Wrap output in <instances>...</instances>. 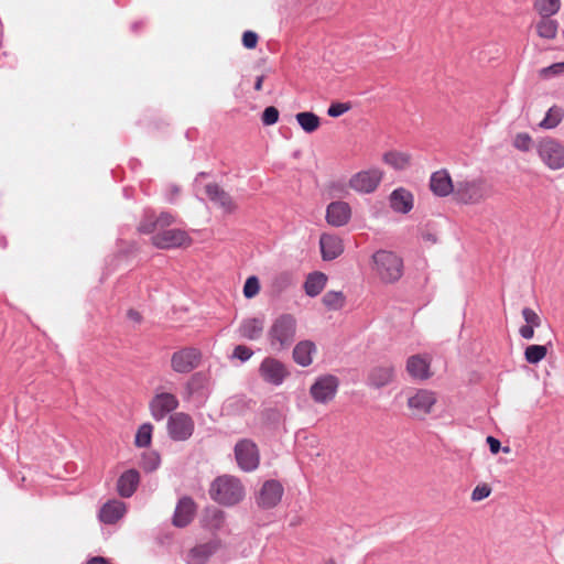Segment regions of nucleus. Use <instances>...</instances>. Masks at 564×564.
<instances>
[{
  "label": "nucleus",
  "instance_id": "f257e3e1",
  "mask_svg": "<svg viewBox=\"0 0 564 564\" xmlns=\"http://www.w3.org/2000/svg\"><path fill=\"white\" fill-rule=\"evenodd\" d=\"M492 194V187L484 177L459 178L455 182L454 199L462 204H479Z\"/></svg>",
  "mask_w": 564,
  "mask_h": 564
},
{
  "label": "nucleus",
  "instance_id": "f03ea898",
  "mask_svg": "<svg viewBox=\"0 0 564 564\" xmlns=\"http://www.w3.org/2000/svg\"><path fill=\"white\" fill-rule=\"evenodd\" d=\"M209 495L213 500L220 505L234 506L242 500L245 488L238 478L224 475L212 482Z\"/></svg>",
  "mask_w": 564,
  "mask_h": 564
},
{
  "label": "nucleus",
  "instance_id": "7ed1b4c3",
  "mask_svg": "<svg viewBox=\"0 0 564 564\" xmlns=\"http://www.w3.org/2000/svg\"><path fill=\"white\" fill-rule=\"evenodd\" d=\"M372 269L383 283H394L403 274V260L394 252L379 250L372 256Z\"/></svg>",
  "mask_w": 564,
  "mask_h": 564
},
{
  "label": "nucleus",
  "instance_id": "20e7f679",
  "mask_svg": "<svg viewBox=\"0 0 564 564\" xmlns=\"http://www.w3.org/2000/svg\"><path fill=\"white\" fill-rule=\"evenodd\" d=\"M296 321L290 314L279 316L269 330V339L272 348L286 349L294 340Z\"/></svg>",
  "mask_w": 564,
  "mask_h": 564
},
{
  "label": "nucleus",
  "instance_id": "39448f33",
  "mask_svg": "<svg viewBox=\"0 0 564 564\" xmlns=\"http://www.w3.org/2000/svg\"><path fill=\"white\" fill-rule=\"evenodd\" d=\"M234 453L237 465L241 470L250 473L259 467L260 452L252 440H239L235 445Z\"/></svg>",
  "mask_w": 564,
  "mask_h": 564
},
{
  "label": "nucleus",
  "instance_id": "423d86ee",
  "mask_svg": "<svg viewBox=\"0 0 564 564\" xmlns=\"http://www.w3.org/2000/svg\"><path fill=\"white\" fill-rule=\"evenodd\" d=\"M340 381L334 375H323L316 378L310 388V395L315 403L327 404L337 394Z\"/></svg>",
  "mask_w": 564,
  "mask_h": 564
},
{
  "label": "nucleus",
  "instance_id": "0eeeda50",
  "mask_svg": "<svg viewBox=\"0 0 564 564\" xmlns=\"http://www.w3.org/2000/svg\"><path fill=\"white\" fill-rule=\"evenodd\" d=\"M538 154L542 162L551 170L564 167V145L555 139L546 138L539 142Z\"/></svg>",
  "mask_w": 564,
  "mask_h": 564
},
{
  "label": "nucleus",
  "instance_id": "6e6552de",
  "mask_svg": "<svg viewBox=\"0 0 564 564\" xmlns=\"http://www.w3.org/2000/svg\"><path fill=\"white\" fill-rule=\"evenodd\" d=\"M383 178V171L371 167L355 173L348 182V186L357 193L369 194L375 192Z\"/></svg>",
  "mask_w": 564,
  "mask_h": 564
},
{
  "label": "nucleus",
  "instance_id": "1a4fd4ad",
  "mask_svg": "<svg viewBox=\"0 0 564 564\" xmlns=\"http://www.w3.org/2000/svg\"><path fill=\"white\" fill-rule=\"evenodd\" d=\"M151 242L159 249H172L187 247L191 245L192 239L188 234L182 229H164L153 235Z\"/></svg>",
  "mask_w": 564,
  "mask_h": 564
},
{
  "label": "nucleus",
  "instance_id": "9d476101",
  "mask_svg": "<svg viewBox=\"0 0 564 564\" xmlns=\"http://www.w3.org/2000/svg\"><path fill=\"white\" fill-rule=\"evenodd\" d=\"M436 402V393L427 389H416L413 394L408 397V406L417 417L430 414Z\"/></svg>",
  "mask_w": 564,
  "mask_h": 564
},
{
  "label": "nucleus",
  "instance_id": "9b49d317",
  "mask_svg": "<svg viewBox=\"0 0 564 564\" xmlns=\"http://www.w3.org/2000/svg\"><path fill=\"white\" fill-rule=\"evenodd\" d=\"M194 421L184 412L172 414L167 420V432L173 441H186L194 432Z\"/></svg>",
  "mask_w": 564,
  "mask_h": 564
},
{
  "label": "nucleus",
  "instance_id": "f8f14e48",
  "mask_svg": "<svg viewBox=\"0 0 564 564\" xmlns=\"http://www.w3.org/2000/svg\"><path fill=\"white\" fill-rule=\"evenodd\" d=\"M259 372L261 378L272 386L282 384L285 378L289 376V371L285 366L272 357H267L263 359L260 365Z\"/></svg>",
  "mask_w": 564,
  "mask_h": 564
},
{
  "label": "nucleus",
  "instance_id": "ddd939ff",
  "mask_svg": "<svg viewBox=\"0 0 564 564\" xmlns=\"http://www.w3.org/2000/svg\"><path fill=\"white\" fill-rule=\"evenodd\" d=\"M178 400L175 394L169 392H156L150 402V410L155 421L163 420L169 413L176 410Z\"/></svg>",
  "mask_w": 564,
  "mask_h": 564
},
{
  "label": "nucleus",
  "instance_id": "4468645a",
  "mask_svg": "<svg viewBox=\"0 0 564 564\" xmlns=\"http://www.w3.org/2000/svg\"><path fill=\"white\" fill-rule=\"evenodd\" d=\"M205 193L208 199L218 208L223 210L224 214H232L237 210L238 205L231 197V195L226 192L223 187H220L216 183H209L205 186Z\"/></svg>",
  "mask_w": 564,
  "mask_h": 564
},
{
  "label": "nucleus",
  "instance_id": "2eb2a0df",
  "mask_svg": "<svg viewBox=\"0 0 564 564\" xmlns=\"http://www.w3.org/2000/svg\"><path fill=\"white\" fill-rule=\"evenodd\" d=\"M284 489L278 480H267L257 496V503L263 509L274 508L282 499Z\"/></svg>",
  "mask_w": 564,
  "mask_h": 564
},
{
  "label": "nucleus",
  "instance_id": "dca6fc26",
  "mask_svg": "<svg viewBox=\"0 0 564 564\" xmlns=\"http://www.w3.org/2000/svg\"><path fill=\"white\" fill-rule=\"evenodd\" d=\"M405 369L415 381H425L433 376L430 355H411L406 360Z\"/></svg>",
  "mask_w": 564,
  "mask_h": 564
},
{
  "label": "nucleus",
  "instance_id": "f3484780",
  "mask_svg": "<svg viewBox=\"0 0 564 564\" xmlns=\"http://www.w3.org/2000/svg\"><path fill=\"white\" fill-rule=\"evenodd\" d=\"M195 513L196 503L191 497L184 496L177 501L172 523L177 528H185L192 522Z\"/></svg>",
  "mask_w": 564,
  "mask_h": 564
},
{
  "label": "nucleus",
  "instance_id": "a211bd4d",
  "mask_svg": "<svg viewBox=\"0 0 564 564\" xmlns=\"http://www.w3.org/2000/svg\"><path fill=\"white\" fill-rule=\"evenodd\" d=\"M395 377V369L392 365H378L372 367L367 375V384L375 389L390 384Z\"/></svg>",
  "mask_w": 564,
  "mask_h": 564
},
{
  "label": "nucleus",
  "instance_id": "6ab92c4d",
  "mask_svg": "<svg viewBox=\"0 0 564 564\" xmlns=\"http://www.w3.org/2000/svg\"><path fill=\"white\" fill-rule=\"evenodd\" d=\"M351 217V208L343 200L333 202L327 206L326 220L330 226L341 227L348 224Z\"/></svg>",
  "mask_w": 564,
  "mask_h": 564
},
{
  "label": "nucleus",
  "instance_id": "aec40b11",
  "mask_svg": "<svg viewBox=\"0 0 564 564\" xmlns=\"http://www.w3.org/2000/svg\"><path fill=\"white\" fill-rule=\"evenodd\" d=\"M322 258L332 261L344 252V243L340 237L333 234H322L319 238Z\"/></svg>",
  "mask_w": 564,
  "mask_h": 564
},
{
  "label": "nucleus",
  "instance_id": "412c9836",
  "mask_svg": "<svg viewBox=\"0 0 564 564\" xmlns=\"http://www.w3.org/2000/svg\"><path fill=\"white\" fill-rule=\"evenodd\" d=\"M220 544L217 540L198 544L189 550L186 556L187 564H207L209 558L218 551Z\"/></svg>",
  "mask_w": 564,
  "mask_h": 564
},
{
  "label": "nucleus",
  "instance_id": "4be33fe9",
  "mask_svg": "<svg viewBox=\"0 0 564 564\" xmlns=\"http://www.w3.org/2000/svg\"><path fill=\"white\" fill-rule=\"evenodd\" d=\"M431 191L440 197H445L455 194V183H453L449 173L446 170H440L431 175L430 180Z\"/></svg>",
  "mask_w": 564,
  "mask_h": 564
},
{
  "label": "nucleus",
  "instance_id": "5701e85b",
  "mask_svg": "<svg viewBox=\"0 0 564 564\" xmlns=\"http://www.w3.org/2000/svg\"><path fill=\"white\" fill-rule=\"evenodd\" d=\"M140 484V474L137 469L131 468L121 474L117 481L118 494L122 498H130Z\"/></svg>",
  "mask_w": 564,
  "mask_h": 564
},
{
  "label": "nucleus",
  "instance_id": "b1692460",
  "mask_svg": "<svg viewBox=\"0 0 564 564\" xmlns=\"http://www.w3.org/2000/svg\"><path fill=\"white\" fill-rule=\"evenodd\" d=\"M126 513V505L120 500L106 502L99 511V520L106 524H113Z\"/></svg>",
  "mask_w": 564,
  "mask_h": 564
},
{
  "label": "nucleus",
  "instance_id": "393cba45",
  "mask_svg": "<svg viewBox=\"0 0 564 564\" xmlns=\"http://www.w3.org/2000/svg\"><path fill=\"white\" fill-rule=\"evenodd\" d=\"M390 206L397 213L406 214L413 207V196L405 188H397L390 194Z\"/></svg>",
  "mask_w": 564,
  "mask_h": 564
},
{
  "label": "nucleus",
  "instance_id": "a878e982",
  "mask_svg": "<svg viewBox=\"0 0 564 564\" xmlns=\"http://www.w3.org/2000/svg\"><path fill=\"white\" fill-rule=\"evenodd\" d=\"M171 364L176 372L186 373L199 366L200 355H172Z\"/></svg>",
  "mask_w": 564,
  "mask_h": 564
},
{
  "label": "nucleus",
  "instance_id": "bb28decb",
  "mask_svg": "<svg viewBox=\"0 0 564 564\" xmlns=\"http://www.w3.org/2000/svg\"><path fill=\"white\" fill-rule=\"evenodd\" d=\"M327 276L323 272L315 271L310 273L304 282V291L311 297L317 296L325 288Z\"/></svg>",
  "mask_w": 564,
  "mask_h": 564
},
{
  "label": "nucleus",
  "instance_id": "cd10ccee",
  "mask_svg": "<svg viewBox=\"0 0 564 564\" xmlns=\"http://www.w3.org/2000/svg\"><path fill=\"white\" fill-rule=\"evenodd\" d=\"M557 22L550 18L542 17L535 24L538 35L544 40H553L557 34Z\"/></svg>",
  "mask_w": 564,
  "mask_h": 564
},
{
  "label": "nucleus",
  "instance_id": "c85d7f7f",
  "mask_svg": "<svg viewBox=\"0 0 564 564\" xmlns=\"http://www.w3.org/2000/svg\"><path fill=\"white\" fill-rule=\"evenodd\" d=\"M382 160L395 170H404L410 165V155L404 152L389 151L383 154Z\"/></svg>",
  "mask_w": 564,
  "mask_h": 564
},
{
  "label": "nucleus",
  "instance_id": "c756f323",
  "mask_svg": "<svg viewBox=\"0 0 564 564\" xmlns=\"http://www.w3.org/2000/svg\"><path fill=\"white\" fill-rule=\"evenodd\" d=\"M263 330V321L261 318H248L243 321L240 327L242 336L249 339H256L260 337Z\"/></svg>",
  "mask_w": 564,
  "mask_h": 564
},
{
  "label": "nucleus",
  "instance_id": "7c9ffc66",
  "mask_svg": "<svg viewBox=\"0 0 564 564\" xmlns=\"http://www.w3.org/2000/svg\"><path fill=\"white\" fill-rule=\"evenodd\" d=\"M295 118L301 128L307 133L316 131L321 126L319 117L310 111L299 112Z\"/></svg>",
  "mask_w": 564,
  "mask_h": 564
},
{
  "label": "nucleus",
  "instance_id": "2f4dec72",
  "mask_svg": "<svg viewBox=\"0 0 564 564\" xmlns=\"http://www.w3.org/2000/svg\"><path fill=\"white\" fill-rule=\"evenodd\" d=\"M323 304L330 311H337L344 307L346 296L343 292L328 291L322 299Z\"/></svg>",
  "mask_w": 564,
  "mask_h": 564
},
{
  "label": "nucleus",
  "instance_id": "473e14b6",
  "mask_svg": "<svg viewBox=\"0 0 564 564\" xmlns=\"http://www.w3.org/2000/svg\"><path fill=\"white\" fill-rule=\"evenodd\" d=\"M560 0H535L534 8L541 17L550 18L560 10Z\"/></svg>",
  "mask_w": 564,
  "mask_h": 564
},
{
  "label": "nucleus",
  "instance_id": "72a5a7b5",
  "mask_svg": "<svg viewBox=\"0 0 564 564\" xmlns=\"http://www.w3.org/2000/svg\"><path fill=\"white\" fill-rule=\"evenodd\" d=\"M563 119V110L558 107H552L546 112L545 118L541 121L540 126L544 129H552L558 126Z\"/></svg>",
  "mask_w": 564,
  "mask_h": 564
},
{
  "label": "nucleus",
  "instance_id": "f704fd0d",
  "mask_svg": "<svg viewBox=\"0 0 564 564\" xmlns=\"http://www.w3.org/2000/svg\"><path fill=\"white\" fill-rule=\"evenodd\" d=\"M153 426L150 423L142 424L135 434L134 443L138 447H147L151 444Z\"/></svg>",
  "mask_w": 564,
  "mask_h": 564
},
{
  "label": "nucleus",
  "instance_id": "c9c22d12",
  "mask_svg": "<svg viewBox=\"0 0 564 564\" xmlns=\"http://www.w3.org/2000/svg\"><path fill=\"white\" fill-rule=\"evenodd\" d=\"M161 458L156 452H145L142 454L140 466L143 470L151 473L159 468Z\"/></svg>",
  "mask_w": 564,
  "mask_h": 564
},
{
  "label": "nucleus",
  "instance_id": "e433bc0d",
  "mask_svg": "<svg viewBox=\"0 0 564 564\" xmlns=\"http://www.w3.org/2000/svg\"><path fill=\"white\" fill-rule=\"evenodd\" d=\"M293 284L292 274L289 272H281L272 280V288L276 292H282Z\"/></svg>",
  "mask_w": 564,
  "mask_h": 564
},
{
  "label": "nucleus",
  "instance_id": "4c0bfd02",
  "mask_svg": "<svg viewBox=\"0 0 564 564\" xmlns=\"http://www.w3.org/2000/svg\"><path fill=\"white\" fill-rule=\"evenodd\" d=\"M260 292L259 279L254 275L249 276L243 285V295L247 299L254 297Z\"/></svg>",
  "mask_w": 564,
  "mask_h": 564
},
{
  "label": "nucleus",
  "instance_id": "58836bf2",
  "mask_svg": "<svg viewBox=\"0 0 564 564\" xmlns=\"http://www.w3.org/2000/svg\"><path fill=\"white\" fill-rule=\"evenodd\" d=\"M261 119L264 126H272L279 120V110L273 106H269L264 109Z\"/></svg>",
  "mask_w": 564,
  "mask_h": 564
},
{
  "label": "nucleus",
  "instance_id": "ea45409f",
  "mask_svg": "<svg viewBox=\"0 0 564 564\" xmlns=\"http://www.w3.org/2000/svg\"><path fill=\"white\" fill-rule=\"evenodd\" d=\"M532 144V138L528 133H518L513 145L520 151H529Z\"/></svg>",
  "mask_w": 564,
  "mask_h": 564
},
{
  "label": "nucleus",
  "instance_id": "a19ab883",
  "mask_svg": "<svg viewBox=\"0 0 564 564\" xmlns=\"http://www.w3.org/2000/svg\"><path fill=\"white\" fill-rule=\"evenodd\" d=\"M138 230L142 234H152L158 230L155 217L153 215L147 216L139 225Z\"/></svg>",
  "mask_w": 564,
  "mask_h": 564
},
{
  "label": "nucleus",
  "instance_id": "79ce46f5",
  "mask_svg": "<svg viewBox=\"0 0 564 564\" xmlns=\"http://www.w3.org/2000/svg\"><path fill=\"white\" fill-rule=\"evenodd\" d=\"M176 218L174 215L170 213H161L158 217H155L158 230H164L175 223Z\"/></svg>",
  "mask_w": 564,
  "mask_h": 564
},
{
  "label": "nucleus",
  "instance_id": "37998d69",
  "mask_svg": "<svg viewBox=\"0 0 564 564\" xmlns=\"http://www.w3.org/2000/svg\"><path fill=\"white\" fill-rule=\"evenodd\" d=\"M491 492V488L487 484L478 485L474 488L471 492L473 501H480L487 497H489Z\"/></svg>",
  "mask_w": 564,
  "mask_h": 564
},
{
  "label": "nucleus",
  "instance_id": "c03bdc74",
  "mask_svg": "<svg viewBox=\"0 0 564 564\" xmlns=\"http://www.w3.org/2000/svg\"><path fill=\"white\" fill-rule=\"evenodd\" d=\"M349 109H350V106L348 104L335 102L329 106V108L327 110V115L329 117L336 118V117L344 115Z\"/></svg>",
  "mask_w": 564,
  "mask_h": 564
},
{
  "label": "nucleus",
  "instance_id": "a18cd8bd",
  "mask_svg": "<svg viewBox=\"0 0 564 564\" xmlns=\"http://www.w3.org/2000/svg\"><path fill=\"white\" fill-rule=\"evenodd\" d=\"M258 34L253 31H246L242 34V44L246 48L252 50L258 44Z\"/></svg>",
  "mask_w": 564,
  "mask_h": 564
},
{
  "label": "nucleus",
  "instance_id": "49530a36",
  "mask_svg": "<svg viewBox=\"0 0 564 564\" xmlns=\"http://www.w3.org/2000/svg\"><path fill=\"white\" fill-rule=\"evenodd\" d=\"M522 316H523V319L525 321V323L529 325L540 326V324H541V319H540L539 315L532 308H529V307L523 308Z\"/></svg>",
  "mask_w": 564,
  "mask_h": 564
},
{
  "label": "nucleus",
  "instance_id": "de8ad7c7",
  "mask_svg": "<svg viewBox=\"0 0 564 564\" xmlns=\"http://www.w3.org/2000/svg\"><path fill=\"white\" fill-rule=\"evenodd\" d=\"M564 73V61L560 63H555L549 67H545L541 70V75L543 77H550L551 75H556Z\"/></svg>",
  "mask_w": 564,
  "mask_h": 564
},
{
  "label": "nucleus",
  "instance_id": "09e8293b",
  "mask_svg": "<svg viewBox=\"0 0 564 564\" xmlns=\"http://www.w3.org/2000/svg\"><path fill=\"white\" fill-rule=\"evenodd\" d=\"M316 350V346L311 340L300 341L293 349L292 352H314Z\"/></svg>",
  "mask_w": 564,
  "mask_h": 564
},
{
  "label": "nucleus",
  "instance_id": "8fccbe9b",
  "mask_svg": "<svg viewBox=\"0 0 564 564\" xmlns=\"http://www.w3.org/2000/svg\"><path fill=\"white\" fill-rule=\"evenodd\" d=\"M294 361L300 366L307 367L313 362L312 355H293Z\"/></svg>",
  "mask_w": 564,
  "mask_h": 564
},
{
  "label": "nucleus",
  "instance_id": "3c124183",
  "mask_svg": "<svg viewBox=\"0 0 564 564\" xmlns=\"http://www.w3.org/2000/svg\"><path fill=\"white\" fill-rule=\"evenodd\" d=\"M549 349H552L550 343L546 345H531L525 348L524 352H547Z\"/></svg>",
  "mask_w": 564,
  "mask_h": 564
},
{
  "label": "nucleus",
  "instance_id": "603ef678",
  "mask_svg": "<svg viewBox=\"0 0 564 564\" xmlns=\"http://www.w3.org/2000/svg\"><path fill=\"white\" fill-rule=\"evenodd\" d=\"M487 444L489 445V449L492 454H498L499 451L501 449L500 441L494 436L487 437Z\"/></svg>",
  "mask_w": 564,
  "mask_h": 564
},
{
  "label": "nucleus",
  "instance_id": "864d4df0",
  "mask_svg": "<svg viewBox=\"0 0 564 564\" xmlns=\"http://www.w3.org/2000/svg\"><path fill=\"white\" fill-rule=\"evenodd\" d=\"M534 325H523L522 327H520L519 332H520V335L525 338V339H530L533 337V334H534Z\"/></svg>",
  "mask_w": 564,
  "mask_h": 564
},
{
  "label": "nucleus",
  "instance_id": "5fc2aeb1",
  "mask_svg": "<svg viewBox=\"0 0 564 564\" xmlns=\"http://www.w3.org/2000/svg\"><path fill=\"white\" fill-rule=\"evenodd\" d=\"M212 516H213V519L215 520L214 527L215 528H220V525L224 522V513H223V511H220L218 509H214L212 511Z\"/></svg>",
  "mask_w": 564,
  "mask_h": 564
},
{
  "label": "nucleus",
  "instance_id": "6e6d98bb",
  "mask_svg": "<svg viewBox=\"0 0 564 564\" xmlns=\"http://www.w3.org/2000/svg\"><path fill=\"white\" fill-rule=\"evenodd\" d=\"M86 564H113L108 558L102 556H94L89 558Z\"/></svg>",
  "mask_w": 564,
  "mask_h": 564
},
{
  "label": "nucleus",
  "instance_id": "4d7b16f0",
  "mask_svg": "<svg viewBox=\"0 0 564 564\" xmlns=\"http://www.w3.org/2000/svg\"><path fill=\"white\" fill-rule=\"evenodd\" d=\"M524 357L529 364L535 365L540 362L545 357V355H524Z\"/></svg>",
  "mask_w": 564,
  "mask_h": 564
},
{
  "label": "nucleus",
  "instance_id": "13d9d810",
  "mask_svg": "<svg viewBox=\"0 0 564 564\" xmlns=\"http://www.w3.org/2000/svg\"><path fill=\"white\" fill-rule=\"evenodd\" d=\"M128 317H129L132 322H134V323H140V322H141V315H140V313H138V312H135V311L130 310V311L128 312Z\"/></svg>",
  "mask_w": 564,
  "mask_h": 564
},
{
  "label": "nucleus",
  "instance_id": "bf43d9fd",
  "mask_svg": "<svg viewBox=\"0 0 564 564\" xmlns=\"http://www.w3.org/2000/svg\"><path fill=\"white\" fill-rule=\"evenodd\" d=\"M263 80H264V76L263 75L257 77L256 83H254V89L257 91H260L262 89Z\"/></svg>",
  "mask_w": 564,
  "mask_h": 564
},
{
  "label": "nucleus",
  "instance_id": "052dcab7",
  "mask_svg": "<svg viewBox=\"0 0 564 564\" xmlns=\"http://www.w3.org/2000/svg\"><path fill=\"white\" fill-rule=\"evenodd\" d=\"M252 355H231L232 358H238L241 362H246Z\"/></svg>",
  "mask_w": 564,
  "mask_h": 564
},
{
  "label": "nucleus",
  "instance_id": "680f3d73",
  "mask_svg": "<svg viewBox=\"0 0 564 564\" xmlns=\"http://www.w3.org/2000/svg\"><path fill=\"white\" fill-rule=\"evenodd\" d=\"M234 352L240 354V352H250L245 346H237L234 349Z\"/></svg>",
  "mask_w": 564,
  "mask_h": 564
},
{
  "label": "nucleus",
  "instance_id": "e2e57ef3",
  "mask_svg": "<svg viewBox=\"0 0 564 564\" xmlns=\"http://www.w3.org/2000/svg\"><path fill=\"white\" fill-rule=\"evenodd\" d=\"M200 377L199 373H196L193 378H192V381L189 382V386L194 383V381H196V379Z\"/></svg>",
  "mask_w": 564,
  "mask_h": 564
},
{
  "label": "nucleus",
  "instance_id": "0e129e2a",
  "mask_svg": "<svg viewBox=\"0 0 564 564\" xmlns=\"http://www.w3.org/2000/svg\"><path fill=\"white\" fill-rule=\"evenodd\" d=\"M324 564H336V563L334 562V560H328Z\"/></svg>",
  "mask_w": 564,
  "mask_h": 564
},
{
  "label": "nucleus",
  "instance_id": "69168bd1",
  "mask_svg": "<svg viewBox=\"0 0 564 564\" xmlns=\"http://www.w3.org/2000/svg\"><path fill=\"white\" fill-rule=\"evenodd\" d=\"M503 452H505V453H508V452H509V447H505V448H503Z\"/></svg>",
  "mask_w": 564,
  "mask_h": 564
}]
</instances>
